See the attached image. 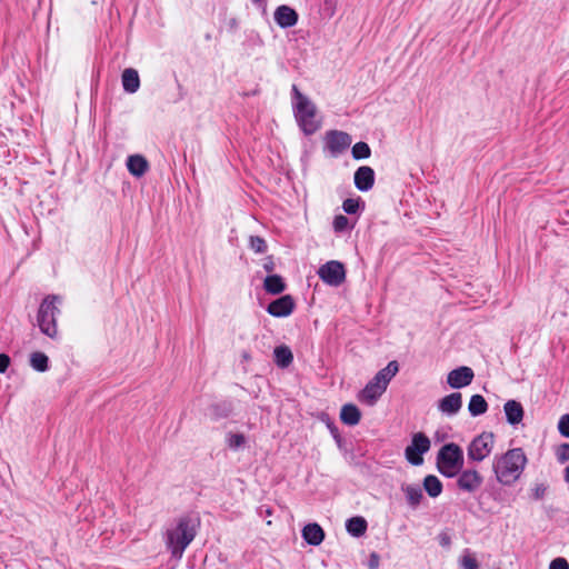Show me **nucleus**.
Listing matches in <instances>:
<instances>
[{
    "label": "nucleus",
    "mask_w": 569,
    "mask_h": 569,
    "mask_svg": "<svg viewBox=\"0 0 569 569\" xmlns=\"http://www.w3.org/2000/svg\"><path fill=\"white\" fill-rule=\"evenodd\" d=\"M291 108L298 128L306 136L315 134L323 123V118L317 104L296 84L291 87Z\"/></svg>",
    "instance_id": "1"
},
{
    "label": "nucleus",
    "mask_w": 569,
    "mask_h": 569,
    "mask_svg": "<svg viewBox=\"0 0 569 569\" xmlns=\"http://www.w3.org/2000/svg\"><path fill=\"white\" fill-rule=\"evenodd\" d=\"M528 463L522 448H512L492 459V472L498 483L515 485L522 476Z\"/></svg>",
    "instance_id": "2"
},
{
    "label": "nucleus",
    "mask_w": 569,
    "mask_h": 569,
    "mask_svg": "<svg viewBox=\"0 0 569 569\" xmlns=\"http://www.w3.org/2000/svg\"><path fill=\"white\" fill-rule=\"evenodd\" d=\"M198 523L196 520L182 517L166 531V546L172 557L181 559L184 550L197 535Z\"/></svg>",
    "instance_id": "3"
},
{
    "label": "nucleus",
    "mask_w": 569,
    "mask_h": 569,
    "mask_svg": "<svg viewBox=\"0 0 569 569\" xmlns=\"http://www.w3.org/2000/svg\"><path fill=\"white\" fill-rule=\"evenodd\" d=\"M398 362L390 361L385 368L379 370L359 392L358 400L367 406H375L381 396L386 392L390 381L398 373Z\"/></svg>",
    "instance_id": "4"
},
{
    "label": "nucleus",
    "mask_w": 569,
    "mask_h": 569,
    "mask_svg": "<svg viewBox=\"0 0 569 569\" xmlns=\"http://www.w3.org/2000/svg\"><path fill=\"white\" fill-rule=\"evenodd\" d=\"M62 298L57 295H49L41 301L37 312V325L40 331L52 340L59 339L57 319L60 315Z\"/></svg>",
    "instance_id": "5"
},
{
    "label": "nucleus",
    "mask_w": 569,
    "mask_h": 569,
    "mask_svg": "<svg viewBox=\"0 0 569 569\" xmlns=\"http://www.w3.org/2000/svg\"><path fill=\"white\" fill-rule=\"evenodd\" d=\"M436 463L438 471L443 477H456L465 465L462 448L455 442L443 445L437 453Z\"/></svg>",
    "instance_id": "6"
},
{
    "label": "nucleus",
    "mask_w": 569,
    "mask_h": 569,
    "mask_svg": "<svg viewBox=\"0 0 569 569\" xmlns=\"http://www.w3.org/2000/svg\"><path fill=\"white\" fill-rule=\"evenodd\" d=\"M496 439L492 432H481L477 437H475L467 448L468 458L473 462H481L486 458H488L493 448H495Z\"/></svg>",
    "instance_id": "7"
},
{
    "label": "nucleus",
    "mask_w": 569,
    "mask_h": 569,
    "mask_svg": "<svg viewBox=\"0 0 569 569\" xmlns=\"http://www.w3.org/2000/svg\"><path fill=\"white\" fill-rule=\"evenodd\" d=\"M352 138L349 133L340 130H329L325 133V150L332 157L341 156L351 146Z\"/></svg>",
    "instance_id": "8"
},
{
    "label": "nucleus",
    "mask_w": 569,
    "mask_h": 569,
    "mask_svg": "<svg viewBox=\"0 0 569 569\" xmlns=\"http://www.w3.org/2000/svg\"><path fill=\"white\" fill-rule=\"evenodd\" d=\"M430 439L422 432H417L412 436L410 445L405 450L406 459L412 466H420L423 463V455L430 450Z\"/></svg>",
    "instance_id": "9"
},
{
    "label": "nucleus",
    "mask_w": 569,
    "mask_h": 569,
    "mask_svg": "<svg viewBox=\"0 0 569 569\" xmlns=\"http://www.w3.org/2000/svg\"><path fill=\"white\" fill-rule=\"evenodd\" d=\"M319 278L328 286L339 287L346 279L345 266L337 260H330L318 269Z\"/></svg>",
    "instance_id": "10"
},
{
    "label": "nucleus",
    "mask_w": 569,
    "mask_h": 569,
    "mask_svg": "<svg viewBox=\"0 0 569 569\" xmlns=\"http://www.w3.org/2000/svg\"><path fill=\"white\" fill-rule=\"evenodd\" d=\"M457 478V487L468 493H473L480 489L483 483V477L476 469H461V471L456 476Z\"/></svg>",
    "instance_id": "11"
},
{
    "label": "nucleus",
    "mask_w": 569,
    "mask_h": 569,
    "mask_svg": "<svg viewBox=\"0 0 569 569\" xmlns=\"http://www.w3.org/2000/svg\"><path fill=\"white\" fill-rule=\"evenodd\" d=\"M475 373L471 368L462 366L451 370L447 376V382L451 388L460 389L472 382Z\"/></svg>",
    "instance_id": "12"
},
{
    "label": "nucleus",
    "mask_w": 569,
    "mask_h": 569,
    "mask_svg": "<svg viewBox=\"0 0 569 569\" xmlns=\"http://www.w3.org/2000/svg\"><path fill=\"white\" fill-rule=\"evenodd\" d=\"M295 309V300L291 296L286 295L282 296L272 302L269 303L267 307V311L269 315L277 317V318H284L292 313Z\"/></svg>",
    "instance_id": "13"
},
{
    "label": "nucleus",
    "mask_w": 569,
    "mask_h": 569,
    "mask_svg": "<svg viewBox=\"0 0 569 569\" xmlns=\"http://www.w3.org/2000/svg\"><path fill=\"white\" fill-rule=\"evenodd\" d=\"M353 182L359 191L367 192L375 184V171L369 166L359 167L353 176Z\"/></svg>",
    "instance_id": "14"
},
{
    "label": "nucleus",
    "mask_w": 569,
    "mask_h": 569,
    "mask_svg": "<svg viewBox=\"0 0 569 569\" xmlns=\"http://www.w3.org/2000/svg\"><path fill=\"white\" fill-rule=\"evenodd\" d=\"M462 406V397L459 392L450 393L438 402V409L446 416H455L459 412Z\"/></svg>",
    "instance_id": "15"
},
{
    "label": "nucleus",
    "mask_w": 569,
    "mask_h": 569,
    "mask_svg": "<svg viewBox=\"0 0 569 569\" xmlns=\"http://www.w3.org/2000/svg\"><path fill=\"white\" fill-rule=\"evenodd\" d=\"M274 21L281 28H290L297 23L298 14L292 8L283 4L276 9Z\"/></svg>",
    "instance_id": "16"
},
{
    "label": "nucleus",
    "mask_w": 569,
    "mask_h": 569,
    "mask_svg": "<svg viewBox=\"0 0 569 569\" xmlns=\"http://www.w3.org/2000/svg\"><path fill=\"white\" fill-rule=\"evenodd\" d=\"M126 166L128 171L136 178H140L149 170L147 159L141 154H131L127 158Z\"/></svg>",
    "instance_id": "17"
},
{
    "label": "nucleus",
    "mask_w": 569,
    "mask_h": 569,
    "mask_svg": "<svg viewBox=\"0 0 569 569\" xmlns=\"http://www.w3.org/2000/svg\"><path fill=\"white\" fill-rule=\"evenodd\" d=\"M121 82L127 93H136L140 88V77L136 69L127 68L122 71Z\"/></svg>",
    "instance_id": "18"
},
{
    "label": "nucleus",
    "mask_w": 569,
    "mask_h": 569,
    "mask_svg": "<svg viewBox=\"0 0 569 569\" xmlns=\"http://www.w3.org/2000/svg\"><path fill=\"white\" fill-rule=\"evenodd\" d=\"M302 538L311 546H319L325 539V531L316 522L308 523L302 529Z\"/></svg>",
    "instance_id": "19"
},
{
    "label": "nucleus",
    "mask_w": 569,
    "mask_h": 569,
    "mask_svg": "<svg viewBox=\"0 0 569 569\" xmlns=\"http://www.w3.org/2000/svg\"><path fill=\"white\" fill-rule=\"evenodd\" d=\"M505 415L507 421L515 426L522 421L523 419V408L520 402L516 400H508L503 406Z\"/></svg>",
    "instance_id": "20"
},
{
    "label": "nucleus",
    "mask_w": 569,
    "mask_h": 569,
    "mask_svg": "<svg viewBox=\"0 0 569 569\" xmlns=\"http://www.w3.org/2000/svg\"><path fill=\"white\" fill-rule=\"evenodd\" d=\"M340 419L345 425L356 426L361 419V412L357 406L352 403L343 405L340 411Z\"/></svg>",
    "instance_id": "21"
},
{
    "label": "nucleus",
    "mask_w": 569,
    "mask_h": 569,
    "mask_svg": "<svg viewBox=\"0 0 569 569\" xmlns=\"http://www.w3.org/2000/svg\"><path fill=\"white\" fill-rule=\"evenodd\" d=\"M367 521L363 517H352L347 520L346 529L353 537H361L367 530Z\"/></svg>",
    "instance_id": "22"
},
{
    "label": "nucleus",
    "mask_w": 569,
    "mask_h": 569,
    "mask_svg": "<svg viewBox=\"0 0 569 569\" xmlns=\"http://www.w3.org/2000/svg\"><path fill=\"white\" fill-rule=\"evenodd\" d=\"M263 288L270 295H279L286 289V283L280 276L271 274L264 279Z\"/></svg>",
    "instance_id": "23"
},
{
    "label": "nucleus",
    "mask_w": 569,
    "mask_h": 569,
    "mask_svg": "<svg viewBox=\"0 0 569 569\" xmlns=\"http://www.w3.org/2000/svg\"><path fill=\"white\" fill-rule=\"evenodd\" d=\"M30 367L38 372H46L49 370V358L41 351H34L29 357Z\"/></svg>",
    "instance_id": "24"
},
{
    "label": "nucleus",
    "mask_w": 569,
    "mask_h": 569,
    "mask_svg": "<svg viewBox=\"0 0 569 569\" xmlns=\"http://www.w3.org/2000/svg\"><path fill=\"white\" fill-rule=\"evenodd\" d=\"M274 362L281 368H287L293 360L292 352L287 346H278L273 350Z\"/></svg>",
    "instance_id": "25"
},
{
    "label": "nucleus",
    "mask_w": 569,
    "mask_h": 569,
    "mask_svg": "<svg viewBox=\"0 0 569 569\" xmlns=\"http://www.w3.org/2000/svg\"><path fill=\"white\" fill-rule=\"evenodd\" d=\"M442 488V482L433 475H429L423 479V489L431 498L439 497Z\"/></svg>",
    "instance_id": "26"
},
{
    "label": "nucleus",
    "mask_w": 569,
    "mask_h": 569,
    "mask_svg": "<svg viewBox=\"0 0 569 569\" xmlns=\"http://www.w3.org/2000/svg\"><path fill=\"white\" fill-rule=\"evenodd\" d=\"M402 491L405 492L408 503L413 508H416L420 503L423 497L422 490L420 489L419 486L416 485L403 486Z\"/></svg>",
    "instance_id": "27"
},
{
    "label": "nucleus",
    "mask_w": 569,
    "mask_h": 569,
    "mask_svg": "<svg viewBox=\"0 0 569 569\" xmlns=\"http://www.w3.org/2000/svg\"><path fill=\"white\" fill-rule=\"evenodd\" d=\"M488 409L487 401L485 398L480 395H473L470 398L468 410L471 416L477 417L480 415H483Z\"/></svg>",
    "instance_id": "28"
},
{
    "label": "nucleus",
    "mask_w": 569,
    "mask_h": 569,
    "mask_svg": "<svg viewBox=\"0 0 569 569\" xmlns=\"http://www.w3.org/2000/svg\"><path fill=\"white\" fill-rule=\"evenodd\" d=\"M351 153L353 159L362 160L371 156V149L367 142H357L352 146Z\"/></svg>",
    "instance_id": "29"
},
{
    "label": "nucleus",
    "mask_w": 569,
    "mask_h": 569,
    "mask_svg": "<svg viewBox=\"0 0 569 569\" xmlns=\"http://www.w3.org/2000/svg\"><path fill=\"white\" fill-rule=\"evenodd\" d=\"M246 442L247 438L242 433L229 432L226 436V443L232 450H239L240 448L244 447Z\"/></svg>",
    "instance_id": "30"
},
{
    "label": "nucleus",
    "mask_w": 569,
    "mask_h": 569,
    "mask_svg": "<svg viewBox=\"0 0 569 569\" xmlns=\"http://www.w3.org/2000/svg\"><path fill=\"white\" fill-rule=\"evenodd\" d=\"M462 569H479V563L473 553L466 550L459 559Z\"/></svg>",
    "instance_id": "31"
},
{
    "label": "nucleus",
    "mask_w": 569,
    "mask_h": 569,
    "mask_svg": "<svg viewBox=\"0 0 569 569\" xmlns=\"http://www.w3.org/2000/svg\"><path fill=\"white\" fill-rule=\"evenodd\" d=\"M332 227L335 232H343L352 229L353 226L350 224V221L347 217L343 214H338L333 219Z\"/></svg>",
    "instance_id": "32"
},
{
    "label": "nucleus",
    "mask_w": 569,
    "mask_h": 569,
    "mask_svg": "<svg viewBox=\"0 0 569 569\" xmlns=\"http://www.w3.org/2000/svg\"><path fill=\"white\" fill-rule=\"evenodd\" d=\"M361 204L363 206L360 198H348L343 201L342 209L348 214H355L358 212Z\"/></svg>",
    "instance_id": "33"
},
{
    "label": "nucleus",
    "mask_w": 569,
    "mask_h": 569,
    "mask_svg": "<svg viewBox=\"0 0 569 569\" xmlns=\"http://www.w3.org/2000/svg\"><path fill=\"white\" fill-rule=\"evenodd\" d=\"M249 247L256 253H264L267 251V242L259 236H251L249 239Z\"/></svg>",
    "instance_id": "34"
},
{
    "label": "nucleus",
    "mask_w": 569,
    "mask_h": 569,
    "mask_svg": "<svg viewBox=\"0 0 569 569\" xmlns=\"http://www.w3.org/2000/svg\"><path fill=\"white\" fill-rule=\"evenodd\" d=\"M548 491V486L543 482L535 483L530 489V497L533 500H541Z\"/></svg>",
    "instance_id": "35"
},
{
    "label": "nucleus",
    "mask_w": 569,
    "mask_h": 569,
    "mask_svg": "<svg viewBox=\"0 0 569 569\" xmlns=\"http://www.w3.org/2000/svg\"><path fill=\"white\" fill-rule=\"evenodd\" d=\"M557 460L563 463L569 460V443L560 445L556 450Z\"/></svg>",
    "instance_id": "36"
},
{
    "label": "nucleus",
    "mask_w": 569,
    "mask_h": 569,
    "mask_svg": "<svg viewBox=\"0 0 569 569\" xmlns=\"http://www.w3.org/2000/svg\"><path fill=\"white\" fill-rule=\"evenodd\" d=\"M558 430L563 437L569 438V415H563L559 419Z\"/></svg>",
    "instance_id": "37"
},
{
    "label": "nucleus",
    "mask_w": 569,
    "mask_h": 569,
    "mask_svg": "<svg viewBox=\"0 0 569 569\" xmlns=\"http://www.w3.org/2000/svg\"><path fill=\"white\" fill-rule=\"evenodd\" d=\"M549 569H569V562L567 559L559 557L550 562Z\"/></svg>",
    "instance_id": "38"
},
{
    "label": "nucleus",
    "mask_w": 569,
    "mask_h": 569,
    "mask_svg": "<svg viewBox=\"0 0 569 569\" xmlns=\"http://www.w3.org/2000/svg\"><path fill=\"white\" fill-rule=\"evenodd\" d=\"M10 357L6 353H0V373H4L10 366Z\"/></svg>",
    "instance_id": "39"
},
{
    "label": "nucleus",
    "mask_w": 569,
    "mask_h": 569,
    "mask_svg": "<svg viewBox=\"0 0 569 569\" xmlns=\"http://www.w3.org/2000/svg\"><path fill=\"white\" fill-rule=\"evenodd\" d=\"M263 269L267 271V272H271L273 271L274 269V263L272 261V258L268 257L264 259V262H263Z\"/></svg>",
    "instance_id": "40"
},
{
    "label": "nucleus",
    "mask_w": 569,
    "mask_h": 569,
    "mask_svg": "<svg viewBox=\"0 0 569 569\" xmlns=\"http://www.w3.org/2000/svg\"><path fill=\"white\" fill-rule=\"evenodd\" d=\"M563 477H565V481L567 483H569V466L566 467L565 472H563Z\"/></svg>",
    "instance_id": "41"
},
{
    "label": "nucleus",
    "mask_w": 569,
    "mask_h": 569,
    "mask_svg": "<svg viewBox=\"0 0 569 569\" xmlns=\"http://www.w3.org/2000/svg\"><path fill=\"white\" fill-rule=\"evenodd\" d=\"M237 24H238V23H237V20H236L234 18H232V19L230 20V26H231V28H236V27H237Z\"/></svg>",
    "instance_id": "42"
},
{
    "label": "nucleus",
    "mask_w": 569,
    "mask_h": 569,
    "mask_svg": "<svg viewBox=\"0 0 569 569\" xmlns=\"http://www.w3.org/2000/svg\"><path fill=\"white\" fill-rule=\"evenodd\" d=\"M264 512H266V515H267V516H271V515H272V511H271V509H270V508H267V509L264 510Z\"/></svg>",
    "instance_id": "43"
},
{
    "label": "nucleus",
    "mask_w": 569,
    "mask_h": 569,
    "mask_svg": "<svg viewBox=\"0 0 569 569\" xmlns=\"http://www.w3.org/2000/svg\"><path fill=\"white\" fill-rule=\"evenodd\" d=\"M254 3H260L262 2L263 0H252Z\"/></svg>",
    "instance_id": "44"
}]
</instances>
